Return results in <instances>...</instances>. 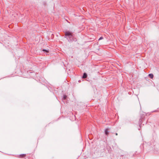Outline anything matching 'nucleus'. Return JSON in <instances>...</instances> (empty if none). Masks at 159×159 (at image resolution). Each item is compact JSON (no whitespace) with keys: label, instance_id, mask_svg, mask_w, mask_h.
<instances>
[{"label":"nucleus","instance_id":"obj_1","mask_svg":"<svg viewBox=\"0 0 159 159\" xmlns=\"http://www.w3.org/2000/svg\"><path fill=\"white\" fill-rule=\"evenodd\" d=\"M65 37L69 41H72L73 40L72 33L69 31H66L65 33Z\"/></svg>","mask_w":159,"mask_h":159},{"label":"nucleus","instance_id":"obj_2","mask_svg":"<svg viewBox=\"0 0 159 159\" xmlns=\"http://www.w3.org/2000/svg\"><path fill=\"white\" fill-rule=\"evenodd\" d=\"M87 74L86 73H84L83 74L82 78H83L85 79L87 78Z\"/></svg>","mask_w":159,"mask_h":159},{"label":"nucleus","instance_id":"obj_3","mask_svg":"<svg viewBox=\"0 0 159 159\" xmlns=\"http://www.w3.org/2000/svg\"><path fill=\"white\" fill-rule=\"evenodd\" d=\"M149 77L151 79H152L153 77V75L152 74H149L148 75Z\"/></svg>","mask_w":159,"mask_h":159},{"label":"nucleus","instance_id":"obj_4","mask_svg":"<svg viewBox=\"0 0 159 159\" xmlns=\"http://www.w3.org/2000/svg\"><path fill=\"white\" fill-rule=\"evenodd\" d=\"M108 129H106L105 131V134L107 135H108Z\"/></svg>","mask_w":159,"mask_h":159},{"label":"nucleus","instance_id":"obj_5","mask_svg":"<svg viewBox=\"0 0 159 159\" xmlns=\"http://www.w3.org/2000/svg\"><path fill=\"white\" fill-rule=\"evenodd\" d=\"M25 156V154H21V155H20V156L21 157H24V156Z\"/></svg>","mask_w":159,"mask_h":159},{"label":"nucleus","instance_id":"obj_6","mask_svg":"<svg viewBox=\"0 0 159 159\" xmlns=\"http://www.w3.org/2000/svg\"><path fill=\"white\" fill-rule=\"evenodd\" d=\"M43 51H45L46 52H48V50H45V49H43Z\"/></svg>","mask_w":159,"mask_h":159},{"label":"nucleus","instance_id":"obj_7","mask_svg":"<svg viewBox=\"0 0 159 159\" xmlns=\"http://www.w3.org/2000/svg\"><path fill=\"white\" fill-rule=\"evenodd\" d=\"M66 95H64L63 96V98L64 99H66Z\"/></svg>","mask_w":159,"mask_h":159},{"label":"nucleus","instance_id":"obj_8","mask_svg":"<svg viewBox=\"0 0 159 159\" xmlns=\"http://www.w3.org/2000/svg\"><path fill=\"white\" fill-rule=\"evenodd\" d=\"M103 39V38L102 37H100L98 39V40H100L102 39Z\"/></svg>","mask_w":159,"mask_h":159},{"label":"nucleus","instance_id":"obj_9","mask_svg":"<svg viewBox=\"0 0 159 159\" xmlns=\"http://www.w3.org/2000/svg\"><path fill=\"white\" fill-rule=\"evenodd\" d=\"M118 135L117 133H116V135Z\"/></svg>","mask_w":159,"mask_h":159}]
</instances>
